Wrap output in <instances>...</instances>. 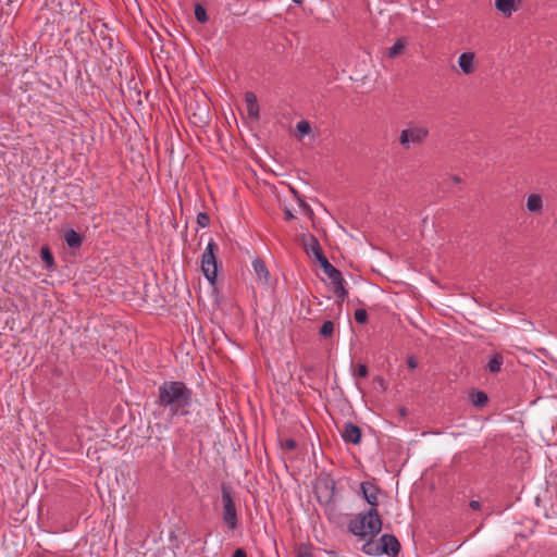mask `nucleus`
Wrapping results in <instances>:
<instances>
[{"mask_svg": "<svg viewBox=\"0 0 557 557\" xmlns=\"http://www.w3.org/2000/svg\"><path fill=\"white\" fill-rule=\"evenodd\" d=\"M469 506H470L472 509L476 510V509H479V508L481 507V504H480V502H479V500H471V502L469 503Z\"/></svg>", "mask_w": 557, "mask_h": 557, "instance_id": "nucleus-34", "label": "nucleus"}, {"mask_svg": "<svg viewBox=\"0 0 557 557\" xmlns=\"http://www.w3.org/2000/svg\"><path fill=\"white\" fill-rule=\"evenodd\" d=\"M400 413H401L403 416H405V414H406V410H405L404 408H401V409H400Z\"/></svg>", "mask_w": 557, "mask_h": 557, "instance_id": "nucleus-37", "label": "nucleus"}, {"mask_svg": "<svg viewBox=\"0 0 557 557\" xmlns=\"http://www.w3.org/2000/svg\"><path fill=\"white\" fill-rule=\"evenodd\" d=\"M284 215H285V220H287V221L295 219V215L293 214V212L289 209L284 210Z\"/></svg>", "mask_w": 557, "mask_h": 557, "instance_id": "nucleus-33", "label": "nucleus"}, {"mask_svg": "<svg viewBox=\"0 0 557 557\" xmlns=\"http://www.w3.org/2000/svg\"><path fill=\"white\" fill-rule=\"evenodd\" d=\"M253 272L260 284L268 285L270 283V273L263 260L257 258L252 261Z\"/></svg>", "mask_w": 557, "mask_h": 557, "instance_id": "nucleus-8", "label": "nucleus"}, {"mask_svg": "<svg viewBox=\"0 0 557 557\" xmlns=\"http://www.w3.org/2000/svg\"><path fill=\"white\" fill-rule=\"evenodd\" d=\"M318 262L320 263V265L322 267L324 273L326 274V276L329 278L332 276H337V273H339V271L333 264L330 263V261L326 259V257L322 258Z\"/></svg>", "mask_w": 557, "mask_h": 557, "instance_id": "nucleus-20", "label": "nucleus"}, {"mask_svg": "<svg viewBox=\"0 0 557 557\" xmlns=\"http://www.w3.org/2000/svg\"><path fill=\"white\" fill-rule=\"evenodd\" d=\"M375 381L379 383V385H380L383 389H385V385H384V384H385V381H384V379H383V377L377 376V377L375 379Z\"/></svg>", "mask_w": 557, "mask_h": 557, "instance_id": "nucleus-35", "label": "nucleus"}, {"mask_svg": "<svg viewBox=\"0 0 557 557\" xmlns=\"http://www.w3.org/2000/svg\"><path fill=\"white\" fill-rule=\"evenodd\" d=\"M156 403L172 417L187 416L194 403V392L183 381H163L158 387Z\"/></svg>", "mask_w": 557, "mask_h": 557, "instance_id": "nucleus-2", "label": "nucleus"}, {"mask_svg": "<svg viewBox=\"0 0 557 557\" xmlns=\"http://www.w3.org/2000/svg\"><path fill=\"white\" fill-rule=\"evenodd\" d=\"M407 366L410 368V369H416L418 367V361L416 360L414 357L410 356L408 359H407Z\"/></svg>", "mask_w": 557, "mask_h": 557, "instance_id": "nucleus-31", "label": "nucleus"}, {"mask_svg": "<svg viewBox=\"0 0 557 557\" xmlns=\"http://www.w3.org/2000/svg\"><path fill=\"white\" fill-rule=\"evenodd\" d=\"M41 260L45 262L47 269H53L54 267V258L49 248V246L45 245L40 249Z\"/></svg>", "mask_w": 557, "mask_h": 557, "instance_id": "nucleus-19", "label": "nucleus"}, {"mask_svg": "<svg viewBox=\"0 0 557 557\" xmlns=\"http://www.w3.org/2000/svg\"><path fill=\"white\" fill-rule=\"evenodd\" d=\"M232 557H247L246 552L243 548H237Z\"/></svg>", "mask_w": 557, "mask_h": 557, "instance_id": "nucleus-32", "label": "nucleus"}, {"mask_svg": "<svg viewBox=\"0 0 557 557\" xmlns=\"http://www.w3.org/2000/svg\"><path fill=\"white\" fill-rule=\"evenodd\" d=\"M219 252V246L213 240L210 239L205 251L201 256V270L203 272L205 277L211 283L214 284L216 278L218 271V260L216 255Z\"/></svg>", "mask_w": 557, "mask_h": 557, "instance_id": "nucleus-4", "label": "nucleus"}, {"mask_svg": "<svg viewBox=\"0 0 557 557\" xmlns=\"http://www.w3.org/2000/svg\"><path fill=\"white\" fill-rule=\"evenodd\" d=\"M292 1L299 4V3H301L302 0H292Z\"/></svg>", "mask_w": 557, "mask_h": 557, "instance_id": "nucleus-38", "label": "nucleus"}, {"mask_svg": "<svg viewBox=\"0 0 557 557\" xmlns=\"http://www.w3.org/2000/svg\"><path fill=\"white\" fill-rule=\"evenodd\" d=\"M292 193L298 198L299 206L302 209V211L306 214H312V209L310 208V206L299 197L298 193L294 188H292Z\"/></svg>", "mask_w": 557, "mask_h": 557, "instance_id": "nucleus-27", "label": "nucleus"}, {"mask_svg": "<svg viewBox=\"0 0 557 557\" xmlns=\"http://www.w3.org/2000/svg\"><path fill=\"white\" fill-rule=\"evenodd\" d=\"M458 65L465 74L474 72V53L463 52L458 58Z\"/></svg>", "mask_w": 557, "mask_h": 557, "instance_id": "nucleus-11", "label": "nucleus"}, {"mask_svg": "<svg viewBox=\"0 0 557 557\" xmlns=\"http://www.w3.org/2000/svg\"><path fill=\"white\" fill-rule=\"evenodd\" d=\"M429 136V129L419 124H410L399 135V144L405 149L422 145Z\"/></svg>", "mask_w": 557, "mask_h": 557, "instance_id": "nucleus-5", "label": "nucleus"}, {"mask_svg": "<svg viewBox=\"0 0 557 557\" xmlns=\"http://www.w3.org/2000/svg\"><path fill=\"white\" fill-rule=\"evenodd\" d=\"M542 208V197L537 194H531L527 199V209L531 212H541Z\"/></svg>", "mask_w": 557, "mask_h": 557, "instance_id": "nucleus-16", "label": "nucleus"}, {"mask_svg": "<svg viewBox=\"0 0 557 557\" xmlns=\"http://www.w3.org/2000/svg\"><path fill=\"white\" fill-rule=\"evenodd\" d=\"M283 447L287 450H294L297 447V443L293 438H286L283 442Z\"/></svg>", "mask_w": 557, "mask_h": 557, "instance_id": "nucleus-30", "label": "nucleus"}, {"mask_svg": "<svg viewBox=\"0 0 557 557\" xmlns=\"http://www.w3.org/2000/svg\"><path fill=\"white\" fill-rule=\"evenodd\" d=\"M334 332V323L330 320L324 321L323 324L320 327V335L323 337H330L332 336Z\"/></svg>", "mask_w": 557, "mask_h": 557, "instance_id": "nucleus-23", "label": "nucleus"}, {"mask_svg": "<svg viewBox=\"0 0 557 557\" xmlns=\"http://www.w3.org/2000/svg\"><path fill=\"white\" fill-rule=\"evenodd\" d=\"M195 17L200 23H206L208 21L207 11L201 4L195 5Z\"/></svg>", "mask_w": 557, "mask_h": 557, "instance_id": "nucleus-24", "label": "nucleus"}, {"mask_svg": "<svg viewBox=\"0 0 557 557\" xmlns=\"http://www.w3.org/2000/svg\"><path fill=\"white\" fill-rule=\"evenodd\" d=\"M307 252H312L317 259V261H320L325 256L323 255V251L321 249V246L318 242V239L314 236H310V243L307 245L306 248Z\"/></svg>", "mask_w": 557, "mask_h": 557, "instance_id": "nucleus-18", "label": "nucleus"}, {"mask_svg": "<svg viewBox=\"0 0 557 557\" xmlns=\"http://www.w3.org/2000/svg\"><path fill=\"white\" fill-rule=\"evenodd\" d=\"M382 555L397 556L400 552V543L393 534H383L380 539Z\"/></svg>", "mask_w": 557, "mask_h": 557, "instance_id": "nucleus-6", "label": "nucleus"}, {"mask_svg": "<svg viewBox=\"0 0 557 557\" xmlns=\"http://www.w3.org/2000/svg\"><path fill=\"white\" fill-rule=\"evenodd\" d=\"M366 537H369V541H367L362 547H361V550L362 553H364L366 555H369V556H381L382 553H381V547H380V541H374L373 539L375 536H370V535H367Z\"/></svg>", "mask_w": 557, "mask_h": 557, "instance_id": "nucleus-13", "label": "nucleus"}, {"mask_svg": "<svg viewBox=\"0 0 557 557\" xmlns=\"http://www.w3.org/2000/svg\"><path fill=\"white\" fill-rule=\"evenodd\" d=\"M360 491L364 500L371 506L368 511L358 513L348 523V531L354 535L366 539L376 536L382 530V520L377 512L380 488L373 482H362Z\"/></svg>", "mask_w": 557, "mask_h": 557, "instance_id": "nucleus-1", "label": "nucleus"}, {"mask_svg": "<svg viewBox=\"0 0 557 557\" xmlns=\"http://www.w3.org/2000/svg\"><path fill=\"white\" fill-rule=\"evenodd\" d=\"M521 0H495V8L506 17H510L519 8Z\"/></svg>", "mask_w": 557, "mask_h": 557, "instance_id": "nucleus-9", "label": "nucleus"}, {"mask_svg": "<svg viewBox=\"0 0 557 557\" xmlns=\"http://www.w3.org/2000/svg\"><path fill=\"white\" fill-rule=\"evenodd\" d=\"M331 281V284L333 286V292L338 299V301H344L347 297V290L344 286L345 280L343 278L342 273H337V276H332L329 278Z\"/></svg>", "mask_w": 557, "mask_h": 557, "instance_id": "nucleus-10", "label": "nucleus"}, {"mask_svg": "<svg viewBox=\"0 0 557 557\" xmlns=\"http://www.w3.org/2000/svg\"><path fill=\"white\" fill-rule=\"evenodd\" d=\"M64 239L66 245L70 248L77 249L83 244V238L79 233H77L75 230H67L64 233Z\"/></svg>", "mask_w": 557, "mask_h": 557, "instance_id": "nucleus-14", "label": "nucleus"}, {"mask_svg": "<svg viewBox=\"0 0 557 557\" xmlns=\"http://www.w3.org/2000/svg\"><path fill=\"white\" fill-rule=\"evenodd\" d=\"M342 437L344 442L357 445L361 441V429L352 422H346L342 430Z\"/></svg>", "mask_w": 557, "mask_h": 557, "instance_id": "nucleus-7", "label": "nucleus"}, {"mask_svg": "<svg viewBox=\"0 0 557 557\" xmlns=\"http://www.w3.org/2000/svg\"><path fill=\"white\" fill-rule=\"evenodd\" d=\"M355 375L366 377L368 375V367L363 363H359L356 368Z\"/></svg>", "mask_w": 557, "mask_h": 557, "instance_id": "nucleus-29", "label": "nucleus"}, {"mask_svg": "<svg viewBox=\"0 0 557 557\" xmlns=\"http://www.w3.org/2000/svg\"><path fill=\"white\" fill-rule=\"evenodd\" d=\"M453 182L454 183H460V177L459 176H453Z\"/></svg>", "mask_w": 557, "mask_h": 557, "instance_id": "nucleus-36", "label": "nucleus"}, {"mask_svg": "<svg viewBox=\"0 0 557 557\" xmlns=\"http://www.w3.org/2000/svg\"><path fill=\"white\" fill-rule=\"evenodd\" d=\"M197 223L201 227H207L210 223V218L206 212H199L197 214Z\"/></svg>", "mask_w": 557, "mask_h": 557, "instance_id": "nucleus-28", "label": "nucleus"}, {"mask_svg": "<svg viewBox=\"0 0 557 557\" xmlns=\"http://www.w3.org/2000/svg\"><path fill=\"white\" fill-rule=\"evenodd\" d=\"M406 44L407 41L404 37L398 38L394 45L388 48L387 55L392 59L397 58L405 50Z\"/></svg>", "mask_w": 557, "mask_h": 557, "instance_id": "nucleus-17", "label": "nucleus"}, {"mask_svg": "<svg viewBox=\"0 0 557 557\" xmlns=\"http://www.w3.org/2000/svg\"><path fill=\"white\" fill-rule=\"evenodd\" d=\"M296 128L300 137L308 135L311 131L310 123L305 120L299 121L296 125Z\"/></svg>", "mask_w": 557, "mask_h": 557, "instance_id": "nucleus-25", "label": "nucleus"}, {"mask_svg": "<svg viewBox=\"0 0 557 557\" xmlns=\"http://www.w3.org/2000/svg\"><path fill=\"white\" fill-rule=\"evenodd\" d=\"M295 557H313L311 548L305 543H299L295 547Z\"/></svg>", "mask_w": 557, "mask_h": 557, "instance_id": "nucleus-22", "label": "nucleus"}, {"mask_svg": "<svg viewBox=\"0 0 557 557\" xmlns=\"http://www.w3.org/2000/svg\"><path fill=\"white\" fill-rule=\"evenodd\" d=\"M471 401L476 407H483L487 404L488 397L484 392L476 391L471 394Z\"/></svg>", "mask_w": 557, "mask_h": 557, "instance_id": "nucleus-21", "label": "nucleus"}, {"mask_svg": "<svg viewBox=\"0 0 557 557\" xmlns=\"http://www.w3.org/2000/svg\"><path fill=\"white\" fill-rule=\"evenodd\" d=\"M245 102L247 107L248 116L251 119L259 117V106L257 96L252 91H247L245 94Z\"/></svg>", "mask_w": 557, "mask_h": 557, "instance_id": "nucleus-12", "label": "nucleus"}, {"mask_svg": "<svg viewBox=\"0 0 557 557\" xmlns=\"http://www.w3.org/2000/svg\"><path fill=\"white\" fill-rule=\"evenodd\" d=\"M503 363H504V356L499 352H496L488 360V362L486 364V369L491 373L496 374L500 371Z\"/></svg>", "mask_w": 557, "mask_h": 557, "instance_id": "nucleus-15", "label": "nucleus"}, {"mask_svg": "<svg viewBox=\"0 0 557 557\" xmlns=\"http://www.w3.org/2000/svg\"><path fill=\"white\" fill-rule=\"evenodd\" d=\"M354 317L359 324H364L368 321V313L364 309H357Z\"/></svg>", "mask_w": 557, "mask_h": 557, "instance_id": "nucleus-26", "label": "nucleus"}, {"mask_svg": "<svg viewBox=\"0 0 557 557\" xmlns=\"http://www.w3.org/2000/svg\"><path fill=\"white\" fill-rule=\"evenodd\" d=\"M222 520L228 531H235L239 527L237 509L232 490L226 484L221 485Z\"/></svg>", "mask_w": 557, "mask_h": 557, "instance_id": "nucleus-3", "label": "nucleus"}]
</instances>
